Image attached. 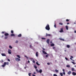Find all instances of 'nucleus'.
Segmentation results:
<instances>
[{
	"label": "nucleus",
	"mask_w": 76,
	"mask_h": 76,
	"mask_svg": "<svg viewBox=\"0 0 76 76\" xmlns=\"http://www.w3.org/2000/svg\"><path fill=\"white\" fill-rule=\"evenodd\" d=\"M45 29L46 30H48V31H49V30H50V27L49 24H48L47 25H46V26Z\"/></svg>",
	"instance_id": "1"
},
{
	"label": "nucleus",
	"mask_w": 76,
	"mask_h": 76,
	"mask_svg": "<svg viewBox=\"0 0 76 76\" xmlns=\"http://www.w3.org/2000/svg\"><path fill=\"white\" fill-rule=\"evenodd\" d=\"M15 60L17 61H20V59L18 58H15Z\"/></svg>",
	"instance_id": "2"
},
{
	"label": "nucleus",
	"mask_w": 76,
	"mask_h": 76,
	"mask_svg": "<svg viewBox=\"0 0 76 76\" xmlns=\"http://www.w3.org/2000/svg\"><path fill=\"white\" fill-rule=\"evenodd\" d=\"M61 30H60V31H59V32H60V33L63 32V28H61Z\"/></svg>",
	"instance_id": "3"
},
{
	"label": "nucleus",
	"mask_w": 76,
	"mask_h": 76,
	"mask_svg": "<svg viewBox=\"0 0 76 76\" xmlns=\"http://www.w3.org/2000/svg\"><path fill=\"white\" fill-rule=\"evenodd\" d=\"M6 62H4V64L3 65H2V66L3 67H4V66H6Z\"/></svg>",
	"instance_id": "4"
},
{
	"label": "nucleus",
	"mask_w": 76,
	"mask_h": 76,
	"mask_svg": "<svg viewBox=\"0 0 76 76\" xmlns=\"http://www.w3.org/2000/svg\"><path fill=\"white\" fill-rule=\"evenodd\" d=\"M42 52H43V53L45 54V55H46V54H48V53H46L45 51L42 50Z\"/></svg>",
	"instance_id": "5"
},
{
	"label": "nucleus",
	"mask_w": 76,
	"mask_h": 76,
	"mask_svg": "<svg viewBox=\"0 0 76 76\" xmlns=\"http://www.w3.org/2000/svg\"><path fill=\"white\" fill-rule=\"evenodd\" d=\"M11 50L9 49L8 50V53H9V54H11Z\"/></svg>",
	"instance_id": "6"
},
{
	"label": "nucleus",
	"mask_w": 76,
	"mask_h": 76,
	"mask_svg": "<svg viewBox=\"0 0 76 76\" xmlns=\"http://www.w3.org/2000/svg\"><path fill=\"white\" fill-rule=\"evenodd\" d=\"M72 75H73V76H75L76 75V73L74 72H72Z\"/></svg>",
	"instance_id": "7"
},
{
	"label": "nucleus",
	"mask_w": 76,
	"mask_h": 76,
	"mask_svg": "<svg viewBox=\"0 0 76 76\" xmlns=\"http://www.w3.org/2000/svg\"><path fill=\"white\" fill-rule=\"evenodd\" d=\"M35 55L36 56V57H38V52H36V54H35Z\"/></svg>",
	"instance_id": "8"
},
{
	"label": "nucleus",
	"mask_w": 76,
	"mask_h": 76,
	"mask_svg": "<svg viewBox=\"0 0 76 76\" xmlns=\"http://www.w3.org/2000/svg\"><path fill=\"white\" fill-rule=\"evenodd\" d=\"M63 75H66V73H65L64 69H63Z\"/></svg>",
	"instance_id": "9"
},
{
	"label": "nucleus",
	"mask_w": 76,
	"mask_h": 76,
	"mask_svg": "<svg viewBox=\"0 0 76 76\" xmlns=\"http://www.w3.org/2000/svg\"><path fill=\"white\" fill-rule=\"evenodd\" d=\"M42 70L41 69H39V71H38V73H42Z\"/></svg>",
	"instance_id": "10"
},
{
	"label": "nucleus",
	"mask_w": 76,
	"mask_h": 76,
	"mask_svg": "<svg viewBox=\"0 0 76 76\" xmlns=\"http://www.w3.org/2000/svg\"><path fill=\"white\" fill-rule=\"evenodd\" d=\"M30 59H31V60H33V61H32V62L33 63H35V61H34V59L32 58H30Z\"/></svg>",
	"instance_id": "11"
},
{
	"label": "nucleus",
	"mask_w": 76,
	"mask_h": 76,
	"mask_svg": "<svg viewBox=\"0 0 76 76\" xmlns=\"http://www.w3.org/2000/svg\"><path fill=\"white\" fill-rule=\"evenodd\" d=\"M48 36H50V34H48L47 33L46 34V37H47Z\"/></svg>",
	"instance_id": "12"
},
{
	"label": "nucleus",
	"mask_w": 76,
	"mask_h": 76,
	"mask_svg": "<svg viewBox=\"0 0 76 76\" xmlns=\"http://www.w3.org/2000/svg\"><path fill=\"white\" fill-rule=\"evenodd\" d=\"M46 42L47 43H48V44H49V39H48L46 41Z\"/></svg>",
	"instance_id": "13"
},
{
	"label": "nucleus",
	"mask_w": 76,
	"mask_h": 76,
	"mask_svg": "<svg viewBox=\"0 0 76 76\" xmlns=\"http://www.w3.org/2000/svg\"><path fill=\"white\" fill-rule=\"evenodd\" d=\"M59 39L60 40H61V41H64V39L62 38H60Z\"/></svg>",
	"instance_id": "14"
},
{
	"label": "nucleus",
	"mask_w": 76,
	"mask_h": 76,
	"mask_svg": "<svg viewBox=\"0 0 76 76\" xmlns=\"http://www.w3.org/2000/svg\"><path fill=\"white\" fill-rule=\"evenodd\" d=\"M71 72L70 71H69V72H68L67 73V74L69 75H70V74H71Z\"/></svg>",
	"instance_id": "15"
},
{
	"label": "nucleus",
	"mask_w": 76,
	"mask_h": 76,
	"mask_svg": "<svg viewBox=\"0 0 76 76\" xmlns=\"http://www.w3.org/2000/svg\"><path fill=\"white\" fill-rule=\"evenodd\" d=\"M1 56H6V54H5L4 53H1Z\"/></svg>",
	"instance_id": "16"
},
{
	"label": "nucleus",
	"mask_w": 76,
	"mask_h": 76,
	"mask_svg": "<svg viewBox=\"0 0 76 76\" xmlns=\"http://www.w3.org/2000/svg\"><path fill=\"white\" fill-rule=\"evenodd\" d=\"M54 46H55V45H54V44L53 43H52L50 45V46L51 47H53Z\"/></svg>",
	"instance_id": "17"
},
{
	"label": "nucleus",
	"mask_w": 76,
	"mask_h": 76,
	"mask_svg": "<svg viewBox=\"0 0 76 76\" xmlns=\"http://www.w3.org/2000/svg\"><path fill=\"white\" fill-rule=\"evenodd\" d=\"M8 35H9V34L8 33H6L4 34V36H7Z\"/></svg>",
	"instance_id": "18"
},
{
	"label": "nucleus",
	"mask_w": 76,
	"mask_h": 76,
	"mask_svg": "<svg viewBox=\"0 0 76 76\" xmlns=\"http://www.w3.org/2000/svg\"><path fill=\"white\" fill-rule=\"evenodd\" d=\"M11 36L12 37H15V34H11Z\"/></svg>",
	"instance_id": "19"
},
{
	"label": "nucleus",
	"mask_w": 76,
	"mask_h": 76,
	"mask_svg": "<svg viewBox=\"0 0 76 76\" xmlns=\"http://www.w3.org/2000/svg\"><path fill=\"white\" fill-rule=\"evenodd\" d=\"M18 37H21V34H19V35H18Z\"/></svg>",
	"instance_id": "20"
},
{
	"label": "nucleus",
	"mask_w": 76,
	"mask_h": 76,
	"mask_svg": "<svg viewBox=\"0 0 76 76\" xmlns=\"http://www.w3.org/2000/svg\"><path fill=\"white\" fill-rule=\"evenodd\" d=\"M59 25L62 26L63 25V24L62 23H59Z\"/></svg>",
	"instance_id": "21"
},
{
	"label": "nucleus",
	"mask_w": 76,
	"mask_h": 76,
	"mask_svg": "<svg viewBox=\"0 0 76 76\" xmlns=\"http://www.w3.org/2000/svg\"><path fill=\"white\" fill-rule=\"evenodd\" d=\"M63 73H60V75H61V76H63Z\"/></svg>",
	"instance_id": "22"
},
{
	"label": "nucleus",
	"mask_w": 76,
	"mask_h": 76,
	"mask_svg": "<svg viewBox=\"0 0 76 76\" xmlns=\"http://www.w3.org/2000/svg\"><path fill=\"white\" fill-rule=\"evenodd\" d=\"M75 70V69L73 68H72V71H73Z\"/></svg>",
	"instance_id": "23"
},
{
	"label": "nucleus",
	"mask_w": 76,
	"mask_h": 76,
	"mask_svg": "<svg viewBox=\"0 0 76 76\" xmlns=\"http://www.w3.org/2000/svg\"><path fill=\"white\" fill-rule=\"evenodd\" d=\"M66 30H68V26H66Z\"/></svg>",
	"instance_id": "24"
},
{
	"label": "nucleus",
	"mask_w": 76,
	"mask_h": 76,
	"mask_svg": "<svg viewBox=\"0 0 76 76\" xmlns=\"http://www.w3.org/2000/svg\"><path fill=\"white\" fill-rule=\"evenodd\" d=\"M67 47L68 48H70V45H67Z\"/></svg>",
	"instance_id": "25"
},
{
	"label": "nucleus",
	"mask_w": 76,
	"mask_h": 76,
	"mask_svg": "<svg viewBox=\"0 0 76 76\" xmlns=\"http://www.w3.org/2000/svg\"><path fill=\"white\" fill-rule=\"evenodd\" d=\"M9 48L10 49H12V47L11 45H10V46H9Z\"/></svg>",
	"instance_id": "26"
},
{
	"label": "nucleus",
	"mask_w": 76,
	"mask_h": 76,
	"mask_svg": "<svg viewBox=\"0 0 76 76\" xmlns=\"http://www.w3.org/2000/svg\"><path fill=\"white\" fill-rule=\"evenodd\" d=\"M66 67H68V68H70V66L69 65H67V66H66Z\"/></svg>",
	"instance_id": "27"
},
{
	"label": "nucleus",
	"mask_w": 76,
	"mask_h": 76,
	"mask_svg": "<svg viewBox=\"0 0 76 76\" xmlns=\"http://www.w3.org/2000/svg\"><path fill=\"white\" fill-rule=\"evenodd\" d=\"M36 64H37V65H38V66H39V64H38V63L37 62H36Z\"/></svg>",
	"instance_id": "28"
},
{
	"label": "nucleus",
	"mask_w": 76,
	"mask_h": 76,
	"mask_svg": "<svg viewBox=\"0 0 76 76\" xmlns=\"http://www.w3.org/2000/svg\"><path fill=\"white\" fill-rule=\"evenodd\" d=\"M8 37L7 36H6L5 37H4V39H7V38Z\"/></svg>",
	"instance_id": "29"
},
{
	"label": "nucleus",
	"mask_w": 76,
	"mask_h": 76,
	"mask_svg": "<svg viewBox=\"0 0 76 76\" xmlns=\"http://www.w3.org/2000/svg\"><path fill=\"white\" fill-rule=\"evenodd\" d=\"M17 57H18V58H20V56L19 55H17Z\"/></svg>",
	"instance_id": "30"
},
{
	"label": "nucleus",
	"mask_w": 76,
	"mask_h": 76,
	"mask_svg": "<svg viewBox=\"0 0 76 76\" xmlns=\"http://www.w3.org/2000/svg\"><path fill=\"white\" fill-rule=\"evenodd\" d=\"M24 57H26V59H28V57H27V56H24Z\"/></svg>",
	"instance_id": "31"
},
{
	"label": "nucleus",
	"mask_w": 76,
	"mask_h": 76,
	"mask_svg": "<svg viewBox=\"0 0 76 76\" xmlns=\"http://www.w3.org/2000/svg\"><path fill=\"white\" fill-rule=\"evenodd\" d=\"M49 56V55L47 54L46 55V57L48 58Z\"/></svg>",
	"instance_id": "32"
},
{
	"label": "nucleus",
	"mask_w": 76,
	"mask_h": 76,
	"mask_svg": "<svg viewBox=\"0 0 76 76\" xmlns=\"http://www.w3.org/2000/svg\"><path fill=\"white\" fill-rule=\"evenodd\" d=\"M11 33L13 34L14 33V31H13V30H11Z\"/></svg>",
	"instance_id": "33"
},
{
	"label": "nucleus",
	"mask_w": 76,
	"mask_h": 76,
	"mask_svg": "<svg viewBox=\"0 0 76 76\" xmlns=\"http://www.w3.org/2000/svg\"><path fill=\"white\" fill-rule=\"evenodd\" d=\"M55 71L56 72H58V70L57 69H55Z\"/></svg>",
	"instance_id": "34"
},
{
	"label": "nucleus",
	"mask_w": 76,
	"mask_h": 76,
	"mask_svg": "<svg viewBox=\"0 0 76 76\" xmlns=\"http://www.w3.org/2000/svg\"><path fill=\"white\" fill-rule=\"evenodd\" d=\"M71 63H72L73 64H75V62H71Z\"/></svg>",
	"instance_id": "35"
},
{
	"label": "nucleus",
	"mask_w": 76,
	"mask_h": 76,
	"mask_svg": "<svg viewBox=\"0 0 76 76\" xmlns=\"http://www.w3.org/2000/svg\"><path fill=\"white\" fill-rule=\"evenodd\" d=\"M36 72H37L38 73V70L37 69H36Z\"/></svg>",
	"instance_id": "36"
},
{
	"label": "nucleus",
	"mask_w": 76,
	"mask_h": 76,
	"mask_svg": "<svg viewBox=\"0 0 76 76\" xmlns=\"http://www.w3.org/2000/svg\"><path fill=\"white\" fill-rule=\"evenodd\" d=\"M18 40H16V41L15 42V43H18Z\"/></svg>",
	"instance_id": "37"
},
{
	"label": "nucleus",
	"mask_w": 76,
	"mask_h": 76,
	"mask_svg": "<svg viewBox=\"0 0 76 76\" xmlns=\"http://www.w3.org/2000/svg\"><path fill=\"white\" fill-rule=\"evenodd\" d=\"M69 20L68 19H66V22H69Z\"/></svg>",
	"instance_id": "38"
},
{
	"label": "nucleus",
	"mask_w": 76,
	"mask_h": 76,
	"mask_svg": "<svg viewBox=\"0 0 76 76\" xmlns=\"http://www.w3.org/2000/svg\"><path fill=\"white\" fill-rule=\"evenodd\" d=\"M34 68L35 69H37V66H34Z\"/></svg>",
	"instance_id": "39"
},
{
	"label": "nucleus",
	"mask_w": 76,
	"mask_h": 76,
	"mask_svg": "<svg viewBox=\"0 0 76 76\" xmlns=\"http://www.w3.org/2000/svg\"><path fill=\"white\" fill-rule=\"evenodd\" d=\"M31 73H29V74H28L29 76H31Z\"/></svg>",
	"instance_id": "40"
},
{
	"label": "nucleus",
	"mask_w": 76,
	"mask_h": 76,
	"mask_svg": "<svg viewBox=\"0 0 76 76\" xmlns=\"http://www.w3.org/2000/svg\"><path fill=\"white\" fill-rule=\"evenodd\" d=\"M41 39H46L45 38H41Z\"/></svg>",
	"instance_id": "41"
},
{
	"label": "nucleus",
	"mask_w": 76,
	"mask_h": 76,
	"mask_svg": "<svg viewBox=\"0 0 76 76\" xmlns=\"http://www.w3.org/2000/svg\"><path fill=\"white\" fill-rule=\"evenodd\" d=\"M56 24H55V25H54V27H55V28H56Z\"/></svg>",
	"instance_id": "42"
},
{
	"label": "nucleus",
	"mask_w": 76,
	"mask_h": 76,
	"mask_svg": "<svg viewBox=\"0 0 76 76\" xmlns=\"http://www.w3.org/2000/svg\"><path fill=\"white\" fill-rule=\"evenodd\" d=\"M65 59H66V60H68V59L67 58H65Z\"/></svg>",
	"instance_id": "43"
},
{
	"label": "nucleus",
	"mask_w": 76,
	"mask_h": 76,
	"mask_svg": "<svg viewBox=\"0 0 76 76\" xmlns=\"http://www.w3.org/2000/svg\"><path fill=\"white\" fill-rule=\"evenodd\" d=\"M53 76H57V75H56L55 74H53Z\"/></svg>",
	"instance_id": "44"
},
{
	"label": "nucleus",
	"mask_w": 76,
	"mask_h": 76,
	"mask_svg": "<svg viewBox=\"0 0 76 76\" xmlns=\"http://www.w3.org/2000/svg\"><path fill=\"white\" fill-rule=\"evenodd\" d=\"M70 59H71V60H72L73 61H73V59H72V58H70Z\"/></svg>",
	"instance_id": "45"
},
{
	"label": "nucleus",
	"mask_w": 76,
	"mask_h": 76,
	"mask_svg": "<svg viewBox=\"0 0 76 76\" xmlns=\"http://www.w3.org/2000/svg\"><path fill=\"white\" fill-rule=\"evenodd\" d=\"M7 61H8L10 62V60L9 59H7Z\"/></svg>",
	"instance_id": "46"
},
{
	"label": "nucleus",
	"mask_w": 76,
	"mask_h": 76,
	"mask_svg": "<svg viewBox=\"0 0 76 76\" xmlns=\"http://www.w3.org/2000/svg\"><path fill=\"white\" fill-rule=\"evenodd\" d=\"M53 49H54L55 48V47H53Z\"/></svg>",
	"instance_id": "47"
},
{
	"label": "nucleus",
	"mask_w": 76,
	"mask_h": 76,
	"mask_svg": "<svg viewBox=\"0 0 76 76\" xmlns=\"http://www.w3.org/2000/svg\"><path fill=\"white\" fill-rule=\"evenodd\" d=\"M30 48H32V47L31 45H30Z\"/></svg>",
	"instance_id": "48"
},
{
	"label": "nucleus",
	"mask_w": 76,
	"mask_h": 76,
	"mask_svg": "<svg viewBox=\"0 0 76 76\" xmlns=\"http://www.w3.org/2000/svg\"><path fill=\"white\" fill-rule=\"evenodd\" d=\"M47 64H48V65H50V63H48Z\"/></svg>",
	"instance_id": "49"
},
{
	"label": "nucleus",
	"mask_w": 76,
	"mask_h": 76,
	"mask_svg": "<svg viewBox=\"0 0 76 76\" xmlns=\"http://www.w3.org/2000/svg\"><path fill=\"white\" fill-rule=\"evenodd\" d=\"M34 74H36V72H34Z\"/></svg>",
	"instance_id": "50"
},
{
	"label": "nucleus",
	"mask_w": 76,
	"mask_h": 76,
	"mask_svg": "<svg viewBox=\"0 0 76 76\" xmlns=\"http://www.w3.org/2000/svg\"><path fill=\"white\" fill-rule=\"evenodd\" d=\"M43 50H45V49H44V48H43Z\"/></svg>",
	"instance_id": "51"
},
{
	"label": "nucleus",
	"mask_w": 76,
	"mask_h": 76,
	"mask_svg": "<svg viewBox=\"0 0 76 76\" xmlns=\"http://www.w3.org/2000/svg\"><path fill=\"white\" fill-rule=\"evenodd\" d=\"M32 76H35V75L33 74V75H32Z\"/></svg>",
	"instance_id": "52"
},
{
	"label": "nucleus",
	"mask_w": 76,
	"mask_h": 76,
	"mask_svg": "<svg viewBox=\"0 0 76 76\" xmlns=\"http://www.w3.org/2000/svg\"><path fill=\"white\" fill-rule=\"evenodd\" d=\"M30 63V61H28V63Z\"/></svg>",
	"instance_id": "53"
},
{
	"label": "nucleus",
	"mask_w": 76,
	"mask_h": 76,
	"mask_svg": "<svg viewBox=\"0 0 76 76\" xmlns=\"http://www.w3.org/2000/svg\"><path fill=\"white\" fill-rule=\"evenodd\" d=\"M67 25L69 24V23H67Z\"/></svg>",
	"instance_id": "54"
},
{
	"label": "nucleus",
	"mask_w": 76,
	"mask_h": 76,
	"mask_svg": "<svg viewBox=\"0 0 76 76\" xmlns=\"http://www.w3.org/2000/svg\"><path fill=\"white\" fill-rule=\"evenodd\" d=\"M74 33H76V31H75Z\"/></svg>",
	"instance_id": "55"
},
{
	"label": "nucleus",
	"mask_w": 76,
	"mask_h": 76,
	"mask_svg": "<svg viewBox=\"0 0 76 76\" xmlns=\"http://www.w3.org/2000/svg\"><path fill=\"white\" fill-rule=\"evenodd\" d=\"M71 58H73V56H71Z\"/></svg>",
	"instance_id": "56"
},
{
	"label": "nucleus",
	"mask_w": 76,
	"mask_h": 76,
	"mask_svg": "<svg viewBox=\"0 0 76 76\" xmlns=\"http://www.w3.org/2000/svg\"><path fill=\"white\" fill-rule=\"evenodd\" d=\"M1 62H3V60H1Z\"/></svg>",
	"instance_id": "57"
},
{
	"label": "nucleus",
	"mask_w": 76,
	"mask_h": 76,
	"mask_svg": "<svg viewBox=\"0 0 76 76\" xmlns=\"http://www.w3.org/2000/svg\"><path fill=\"white\" fill-rule=\"evenodd\" d=\"M2 34H4V32L3 31L2 32Z\"/></svg>",
	"instance_id": "58"
},
{
	"label": "nucleus",
	"mask_w": 76,
	"mask_h": 76,
	"mask_svg": "<svg viewBox=\"0 0 76 76\" xmlns=\"http://www.w3.org/2000/svg\"><path fill=\"white\" fill-rule=\"evenodd\" d=\"M26 67H24V69H26Z\"/></svg>",
	"instance_id": "59"
},
{
	"label": "nucleus",
	"mask_w": 76,
	"mask_h": 76,
	"mask_svg": "<svg viewBox=\"0 0 76 76\" xmlns=\"http://www.w3.org/2000/svg\"><path fill=\"white\" fill-rule=\"evenodd\" d=\"M4 37V36H1V37Z\"/></svg>",
	"instance_id": "60"
},
{
	"label": "nucleus",
	"mask_w": 76,
	"mask_h": 76,
	"mask_svg": "<svg viewBox=\"0 0 76 76\" xmlns=\"http://www.w3.org/2000/svg\"><path fill=\"white\" fill-rule=\"evenodd\" d=\"M9 64V63H8V62H7V64Z\"/></svg>",
	"instance_id": "61"
},
{
	"label": "nucleus",
	"mask_w": 76,
	"mask_h": 76,
	"mask_svg": "<svg viewBox=\"0 0 76 76\" xmlns=\"http://www.w3.org/2000/svg\"><path fill=\"white\" fill-rule=\"evenodd\" d=\"M64 51H65V52L66 51V50H64Z\"/></svg>",
	"instance_id": "62"
},
{
	"label": "nucleus",
	"mask_w": 76,
	"mask_h": 76,
	"mask_svg": "<svg viewBox=\"0 0 76 76\" xmlns=\"http://www.w3.org/2000/svg\"><path fill=\"white\" fill-rule=\"evenodd\" d=\"M50 43H52V42H50Z\"/></svg>",
	"instance_id": "63"
}]
</instances>
